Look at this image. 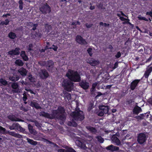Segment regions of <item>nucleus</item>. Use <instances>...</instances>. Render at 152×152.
I'll list each match as a JSON object with an SVG mask.
<instances>
[{
    "mask_svg": "<svg viewBox=\"0 0 152 152\" xmlns=\"http://www.w3.org/2000/svg\"><path fill=\"white\" fill-rule=\"evenodd\" d=\"M71 124L74 127H76L77 125V124L76 122L73 121H72L71 123Z\"/></svg>",
    "mask_w": 152,
    "mask_h": 152,
    "instance_id": "052dcab7",
    "label": "nucleus"
},
{
    "mask_svg": "<svg viewBox=\"0 0 152 152\" xmlns=\"http://www.w3.org/2000/svg\"><path fill=\"white\" fill-rule=\"evenodd\" d=\"M8 127L10 130H17L21 132H23L25 131V129L17 123H14L12 125L9 126Z\"/></svg>",
    "mask_w": 152,
    "mask_h": 152,
    "instance_id": "423d86ee",
    "label": "nucleus"
},
{
    "mask_svg": "<svg viewBox=\"0 0 152 152\" xmlns=\"http://www.w3.org/2000/svg\"><path fill=\"white\" fill-rule=\"evenodd\" d=\"M96 139L98 141L101 143H102L104 142V139L101 136H98L96 137Z\"/></svg>",
    "mask_w": 152,
    "mask_h": 152,
    "instance_id": "f704fd0d",
    "label": "nucleus"
},
{
    "mask_svg": "<svg viewBox=\"0 0 152 152\" xmlns=\"http://www.w3.org/2000/svg\"><path fill=\"white\" fill-rule=\"evenodd\" d=\"M11 87L12 88V91L14 93H19L20 92L19 90V86L17 82L14 83H12Z\"/></svg>",
    "mask_w": 152,
    "mask_h": 152,
    "instance_id": "2eb2a0df",
    "label": "nucleus"
},
{
    "mask_svg": "<svg viewBox=\"0 0 152 152\" xmlns=\"http://www.w3.org/2000/svg\"><path fill=\"white\" fill-rule=\"evenodd\" d=\"M64 94L65 95V98H66L68 100L71 99V96L70 94L66 92Z\"/></svg>",
    "mask_w": 152,
    "mask_h": 152,
    "instance_id": "4c0bfd02",
    "label": "nucleus"
},
{
    "mask_svg": "<svg viewBox=\"0 0 152 152\" xmlns=\"http://www.w3.org/2000/svg\"><path fill=\"white\" fill-rule=\"evenodd\" d=\"M39 115L43 117L46 118L50 119V114L47 112H45L44 111H42L40 112Z\"/></svg>",
    "mask_w": 152,
    "mask_h": 152,
    "instance_id": "4be33fe9",
    "label": "nucleus"
},
{
    "mask_svg": "<svg viewBox=\"0 0 152 152\" xmlns=\"http://www.w3.org/2000/svg\"><path fill=\"white\" fill-rule=\"evenodd\" d=\"M66 76L71 81L74 82H79L81 80L80 74L76 71L69 69Z\"/></svg>",
    "mask_w": 152,
    "mask_h": 152,
    "instance_id": "f03ea898",
    "label": "nucleus"
},
{
    "mask_svg": "<svg viewBox=\"0 0 152 152\" xmlns=\"http://www.w3.org/2000/svg\"><path fill=\"white\" fill-rule=\"evenodd\" d=\"M34 123L35 125L37 127H38V128L40 127V124L39 123L38 121H34Z\"/></svg>",
    "mask_w": 152,
    "mask_h": 152,
    "instance_id": "c03bdc74",
    "label": "nucleus"
},
{
    "mask_svg": "<svg viewBox=\"0 0 152 152\" xmlns=\"http://www.w3.org/2000/svg\"><path fill=\"white\" fill-rule=\"evenodd\" d=\"M62 86L65 90L70 92L73 88L74 83L70 80L65 79L62 82Z\"/></svg>",
    "mask_w": 152,
    "mask_h": 152,
    "instance_id": "7ed1b4c3",
    "label": "nucleus"
},
{
    "mask_svg": "<svg viewBox=\"0 0 152 152\" xmlns=\"http://www.w3.org/2000/svg\"><path fill=\"white\" fill-rule=\"evenodd\" d=\"M80 86L84 90L88 89L89 87V84L86 81H82L79 83Z\"/></svg>",
    "mask_w": 152,
    "mask_h": 152,
    "instance_id": "f3484780",
    "label": "nucleus"
},
{
    "mask_svg": "<svg viewBox=\"0 0 152 152\" xmlns=\"http://www.w3.org/2000/svg\"><path fill=\"white\" fill-rule=\"evenodd\" d=\"M127 20V21L123 22V24H129V23H130V22H129V19H127V20Z\"/></svg>",
    "mask_w": 152,
    "mask_h": 152,
    "instance_id": "69168bd1",
    "label": "nucleus"
},
{
    "mask_svg": "<svg viewBox=\"0 0 152 152\" xmlns=\"http://www.w3.org/2000/svg\"><path fill=\"white\" fill-rule=\"evenodd\" d=\"M98 115V116H103L104 114V113L103 112L102 110H99L97 112Z\"/></svg>",
    "mask_w": 152,
    "mask_h": 152,
    "instance_id": "ea45409f",
    "label": "nucleus"
},
{
    "mask_svg": "<svg viewBox=\"0 0 152 152\" xmlns=\"http://www.w3.org/2000/svg\"><path fill=\"white\" fill-rule=\"evenodd\" d=\"M57 151L58 152H69L67 150L66 151V150L63 149H58L57 150Z\"/></svg>",
    "mask_w": 152,
    "mask_h": 152,
    "instance_id": "09e8293b",
    "label": "nucleus"
},
{
    "mask_svg": "<svg viewBox=\"0 0 152 152\" xmlns=\"http://www.w3.org/2000/svg\"><path fill=\"white\" fill-rule=\"evenodd\" d=\"M20 56L22 59L25 61H27L28 60V58L26 55L25 52L24 51H22L21 52Z\"/></svg>",
    "mask_w": 152,
    "mask_h": 152,
    "instance_id": "b1692460",
    "label": "nucleus"
},
{
    "mask_svg": "<svg viewBox=\"0 0 152 152\" xmlns=\"http://www.w3.org/2000/svg\"><path fill=\"white\" fill-rule=\"evenodd\" d=\"M33 47V45L32 44H30L28 45V50L29 51H31L32 50V48Z\"/></svg>",
    "mask_w": 152,
    "mask_h": 152,
    "instance_id": "79ce46f5",
    "label": "nucleus"
},
{
    "mask_svg": "<svg viewBox=\"0 0 152 152\" xmlns=\"http://www.w3.org/2000/svg\"><path fill=\"white\" fill-rule=\"evenodd\" d=\"M140 81V80L136 79L133 81L130 85V88L132 90H134L138 86V83Z\"/></svg>",
    "mask_w": 152,
    "mask_h": 152,
    "instance_id": "9b49d317",
    "label": "nucleus"
},
{
    "mask_svg": "<svg viewBox=\"0 0 152 152\" xmlns=\"http://www.w3.org/2000/svg\"><path fill=\"white\" fill-rule=\"evenodd\" d=\"M106 149L108 151L112 152H117L119 150V147L116 146L111 145L107 147Z\"/></svg>",
    "mask_w": 152,
    "mask_h": 152,
    "instance_id": "4468645a",
    "label": "nucleus"
},
{
    "mask_svg": "<svg viewBox=\"0 0 152 152\" xmlns=\"http://www.w3.org/2000/svg\"><path fill=\"white\" fill-rule=\"evenodd\" d=\"M40 10L44 15L49 13L51 11V7L47 3H45L42 5L40 8Z\"/></svg>",
    "mask_w": 152,
    "mask_h": 152,
    "instance_id": "39448f33",
    "label": "nucleus"
},
{
    "mask_svg": "<svg viewBox=\"0 0 152 152\" xmlns=\"http://www.w3.org/2000/svg\"><path fill=\"white\" fill-rule=\"evenodd\" d=\"M15 64L19 66H22L24 64V63L20 59H17L15 62Z\"/></svg>",
    "mask_w": 152,
    "mask_h": 152,
    "instance_id": "7c9ffc66",
    "label": "nucleus"
},
{
    "mask_svg": "<svg viewBox=\"0 0 152 152\" xmlns=\"http://www.w3.org/2000/svg\"><path fill=\"white\" fill-rule=\"evenodd\" d=\"M149 115L148 113H145L144 119H145L148 118V117H149Z\"/></svg>",
    "mask_w": 152,
    "mask_h": 152,
    "instance_id": "e2e57ef3",
    "label": "nucleus"
},
{
    "mask_svg": "<svg viewBox=\"0 0 152 152\" xmlns=\"http://www.w3.org/2000/svg\"><path fill=\"white\" fill-rule=\"evenodd\" d=\"M135 118L137 119L141 120L143 119V118L141 116L140 114L139 115L135 117Z\"/></svg>",
    "mask_w": 152,
    "mask_h": 152,
    "instance_id": "bf43d9fd",
    "label": "nucleus"
},
{
    "mask_svg": "<svg viewBox=\"0 0 152 152\" xmlns=\"http://www.w3.org/2000/svg\"><path fill=\"white\" fill-rule=\"evenodd\" d=\"M28 128L30 132L32 134L35 135L37 133L36 131L33 129V126L30 124L28 125Z\"/></svg>",
    "mask_w": 152,
    "mask_h": 152,
    "instance_id": "a878e982",
    "label": "nucleus"
},
{
    "mask_svg": "<svg viewBox=\"0 0 152 152\" xmlns=\"http://www.w3.org/2000/svg\"><path fill=\"white\" fill-rule=\"evenodd\" d=\"M4 21L6 25H8L10 22V20L8 19H6Z\"/></svg>",
    "mask_w": 152,
    "mask_h": 152,
    "instance_id": "0e129e2a",
    "label": "nucleus"
},
{
    "mask_svg": "<svg viewBox=\"0 0 152 152\" xmlns=\"http://www.w3.org/2000/svg\"><path fill=\"white\" fill-rule=\"evenodd\" d=\"M46 61H43L42 63L39 62V64L42 66H45L46 67Z\"/></svg>",
    "mask_w": 152,
    "mask_h": 152,
    "instance_id": "8fccbe9b",
    "label": "nucleus"
},
{
    "mask_svg": "<svg viewBox=\"0 0 152 152\" xmlns=\"http://www.w3.org/2000/svg\"><path fill=\"white\" fill-rule=\"evenodd\" d=\"M137 141L140 144H143L146 141V136L144 133H140L138 135Z\"/></svg>",
    "mask_w": 152,
    "mask_h": 152,
    "instance_id": "6e6552de",
    "label": "nucleus"
},
{
    "mask_svg": "<svg viewBox=\"0 0 152 152\" xmlns=\"http://www.w3.org/2000/svg\"><path fill=\"white\" fill-rule=\"evenodd\" d=\"M142 111V110L141 108L138 106H135L133 110V113L135 115H138Z\"/></svg>",
    "mask_w": 152,
    "mask_h": 152,
    "instance_id": "412c9836",
    "label": "nucleus"
},
{
    "mask_svg": "<svg viewBox=\"0 0 152 152\" xmlns=\"http://www.w3.org/2000/svg\"><path fill=\"white\" fill-rule=\"evenodd\" d=\"M138 19L140 20H144L146 21H148V20L146 18L141 16L140 15H139L138 17Z\"/></svg>",
    "mask_w": 152,
    "mask_h": 152,
    "instance_id": "c9c22d12",
    "label": "nucleus"
},
{
    "mask_svg": "<svg viewBox=\"0 0 152 152\" xmlns=\"http://www.w3.org/2000/svg\"><path fill=\"white\" fill-rule=\"evenodd\" d=\"M75 41L80 44L85 45L87 44L86 40L83 39V37L80 35H77L76 37Z\"/></svg>",
    "mask_w": 152,
    "mask_h": 152,
    "instance_id": "1a4fd4ad",
    "label": "nucleus"
},
{
    "mask_svg": "<svg viewBox=\"0 0 152 152\" xmlns=\"http://www.w3.org/2000/svg\"><path fill=\"white\" fill-rule=\"evenodd\" d=\"M152 72V66L147 68L144 75V76L145 78H148Z\"/></svg>",
    "mask_w": 152,
    "mask_h": 152,
    "instance_id": "aec40b11",
    "label": "nucleus"
},
{
    "mask_svg": "<svg viewBox=\"0 0 152 152\" xmlns=\"http://www.w3.org/2000/svg\"><path fill=\"white\" fill-rule=\"evenodd\" d=\"M77 143L78 146L84 150H85L87 148L86 144L84 143V142H81L79 140H78L77 141Z\"/></svg>",
    "mask_w": 152,
    "mask_h": 152,
    "instance_id": "cd10ccee",
    "label": "nucleus"
},
{
    "mask_svg": "<svg viewBox=\"0 0 152 152\" xmlns=\"http://www.w3.org/2000/svg\"><path fill=\"white\" fill-rule=\"evenodd\" d=\"M40 78L42 79H45L49 76V74L45 69H41L39 72Z\"/></svg>",
    "mask_w": 152,
    "mask_h": 152,
    "instance_id": "0eeeda50",
    "label": "nucleus"
},
{
    "mask_svg": "<svg viewBox=\"0 0 152 152\" xmlns=\"http://www.w3.org/2000/svg\"><path fill=\"white\" fill-rule=\"evenodd\" d=\"M121 56V54L120 52L119 51L115 55V56L117 58H119Z\"/></svg>",
    "mask_w": 152,
    "mask_h": 152,
    "instance_id": "3c124183",
    "label": "nucleus"
},
{
    "mask_svg": "<svg viewBox=\"0 0 152 152\" xmlns=\"http://www.w3.org/2000/svg\"><path fill=\"white\" fill-rule=\"evenodd\" d=\"M26 140H27V142L30 145H35L37 144V142L34 141L32 139L27 138Z\"/></svg>",
    "mask_w": 152,
    "mask_h": 152,
    "instance_id": "c85d7f7f",
    "label": "nucleus"
},
{
    "mask_svg": "<svg viewBox=\"0 0 152 152\" xmlns=\"http://www.w3.org/2000/svg\"><path fill=\"white\" fill-rule=\"evenodd\" d=\"M57 110V112H58V113L59 114H63L65 112V110L64 108L61 106H59L58 107L57 110Z\"/></svg>",
    "mask_w": 152,
    "mask_h": 152,
    "instance_id": "393cba45",
    "label": "nucleus"
},
{
    "mask_svg": "<svg viewBox=\"0 0 152 152\" xmlns=\"http://www.w3.org/2000/svg\"><path fill=\"white\" fill-rule=\"evenodd\" d=\"M38 26V25L37 23L36 24H34V25H33V27L31 30V31H32V30L33 31H35L37 27Z\"/></svg>",
    "mask_w": 152,
    "mask_h": 152,
    "instance_id": "49530a36",
    "label": "nucleus"
},
{
    "mask_svg": "<svg viewBox=\"0 0 152 152\" xmlns=\"http://www.w3.org/2000/svg\"><path fill=\"white\" fill-rule=\"evenodd\" d=\"M9 134L10 135L17 138H22V136L20 134H19L17 133L14 132H9Z\"/></svg>",
    "mask_w": 152,
    "mask_h": 152,
    "instance_id": "bb28decb",
    "label": "nucleus"
},
{
    "mask_svg": "<svg viewBox=\"0 0 152 152\" xmlns=\"http://www.w3.org/2000/svg\"><path fill=\"white\" fill-rule=\"evenodd\" d=\"M87 62L91 66H95L99 65L100 63L99 61L98 60H96L94 58H90L87 60Z\"/></svg>",
    "mask_w": 152,
    "mask_h": 152,
    "instance_id": "9d476101",
    "label": "nucleus"
},
{
    "mask_svg": "<svg viewBox=\"0 0 152 152\" xmlns=\"http://www.w3.org/2000/svg\"><path fill=\"white\" fill-rule=\"evenodd\" d=\"M52 47H53V48L50 47L48 48L49 49H53V50L55 51H56L57 50L58 47L57 46L53 44L52 45Z\"/></svg>",
    "mask_w": 152,
    "mask_h": 152,
    "instance_id": "a19ab883",
    "label": "nucleus"
},
{
    "mask_svg": "<svg viewBox=\"0 0 152 152\" xmlns=\"http://www.w3.org/2000/svg\"><path fill=\"white\" fill-rule=\"evenodd\" d=\"M67 151L69 152H76L72 148H69L67 149Z\"/></svg>",
    "mask_w": 152,
    "mask_h": 152,
    "instance_id": "de8ad7c7",
    "label": "nucleus"
},
{
    "mask_svg": "<svg viewBox=\"0 0 152 152\" xmlns=\"http://www.w3.org/2000/svg\"><path fill=\"white\" fill-rule=\"evenodd\" d=\"M99 110L102 111L105 114L108 113L109 110V107L107 106L99 105Z\"/></svg>",
    "mask_w": 152,
    "mask_h": 152,
    "instance_id": "a211bd4d",
    "label": "nucleus"
},
{
    "mask_svg": "<svg viewBox=\"0 0 152 152\" xmlns=\"http://www.w3.org/2000/svg\"><path fill=\"white\" fill-rule=\"evenodd\" d=\"M71 25H72L75 26H76L77 25H80V23L79 21L75 22H72Z\"/></svg>",
    "mask_w": 152,
    "mask_h": 152,
    "instance_id": "37998d69",
    "label": "nucleus"
},
{
    "mask_svg": "<svg viewBox=\"0 0 152 152\" xmlns=\"http://www.w3.org/2000/svg\"><path fill=\"white\" fill-rule=\"evenodd\" d=\"M134 101L132 99H130L129 100H127L126 102L128 104H131Z\"/></svg>",
    "mask_w": 152,
    "mask_h": 152,
    "instance_id": "4d7b16f0",
    "label": "nucleus"
},
{
    "mask_svg": "<svg viewBox=\"0 0 152 152\" xmlns=\"http://www.w3.org/2000/svg\"><path fill=\"white\" fill-rule=\"evenodd\" d=\"M6 130L5 129L2 127L0 126V132H4Z\"/></svg>",
    "mask_w": 152,
    "mask_h": 152,
    "instance_id": "603ef678",
    "label": "nucleus"
},
{
    "mask_svg": "<svg viewBox=\"0 0 152 152\" xmlns=\"http://www.w3.org/2000/svg\"><path fill=\"white\" fill-rule=\"evenodd\" d=\"M18 72L23 77L26 76L28 71L23 67H21L18 70Z\"/></svg>",
    "mask_w": 152,
    "mask_h": 152,
    "instance_id": "dca6fc26",
    "label": "nucleus"
},
{
    "mask_svg": "<svg viewBox=\"0 0 152 152\" xmlns=\"http://www.w3.org/2000/svg\"><path fill=\"white\" fill-rule=\"evenodd\" d=\"M28 78L31 82H32V80H33V76L32 75H30L28 76Z\"/></svg>",
    "mask_w": 152,
    "mask_h": 152,
    "instance_id": "a18cd8bd",
    "label": "nucleus"
},
{
    "mask_svg": "<svg viewBox=\"0 0 152 152\" xmlns=\"http://www.w3.org/2000/svg\"><path fill=\"white\" fill-rule=\"evenodd\" d=\"M7 117L9 119L12 121H23V120L16 118L14 115H10L8 116Z\"/></svg>",
    "mask_w": 152,
    "mask_h": 152,
    "instance_id": "6ab92c4d",
    "label": "nucleus"
},
{
    "mask_svg": "<svg viewBox=\"0 0 152 152\" xmlns=\"http://www.w3.org/2000/svg\"><path fill=\"white\" fill-rule=\"evenodd\" d=\"M147 15H150L151 17H152V12L151 11L150 12H147L146 13Z\"/></svg>",
    "mask_w": 152,
    "mask_h": 152,
    "instance_id": "13d9d810",
    "label": "nucleus"
},
{
    "mask_svg": "<svg viewBox=\"0 0 152 152\" xmlns=\"http://www.w3.org/2000/svg\"><path fill=\"white\" fill-rule=\"evenodd\" d=\"M50 115V119H55L64 121L66 119V117L64 114H59L56 110H53Z\"/></svg>",
    "mask_w": 152,
    "mask_h": 152,
    "instance_id": "20e7f679",
    "label": "nucleus"
},
{
    "mask_svg": "<svg viewBox=\"0 0 152 152\" xmlns=\"http://www.w3.org/2000/svg\"><path fill=\"white\" fill-rule=\"evenodd\" d=\"M9 79L10 80L15 82V77L14 76H10Z\"/></svg>",
    "mask_w": 152,
    "mask_h": 152,
    "instance_id": "864d4df0",
    "label": "nucleus"
},
{
    "mask_svg": "<svg viewBox=\"0 0 152 152\" xmlns=\"http://www.w3.org/2000/svg\"><path fill=\"white\" fill-rule=\"evenodd\" d=\"M46 140L48 142V143L51 145L52 144L53 147H56V148H59V146L57 145L55 143L49 140Z\"/></svg>",
    "mask_w": 152,
    "mask_h": 152,
    "instance_id": "e433bc0d",
    "label": "nucleus"
},
{
    "mask_svg": "<svg viewBox=\"0 0 152 152\" xmlns=\"http://www.w3.org/2000/svg\"><path fill=\"white\" fill-rule=\"evenodd\" d=\"M119 19L122 21H124L127 20V19L122 16L120 17L119 18Z\"/></svg>",
    "mask_w": 152,
    "mask_h": 152,
    "instance_id": "680f3d73",
    "label": "nucleus"
},
{
    "mask_svg": "<svg viewBox=\"0 0 152 152\" xmlns=\"http://www.w3.org/2000/svg\"><path fill=\"white\" fill-rule=\"evenodd\" d=\"M148 102L150 104L152 105V97L150 98L149 99Z\"/></svg>",
    "mask_w": 152,
    "mask_h": 152,
    "instance_id": "774afa93",
    "label": "nucleus"
},
{
    "mask_svg": "<svg viewBox=\"0 0 152 152\" xmlns=\"http://www.w3.org/2000/svg\"><path fill=\"white\" fill-rule=\"evenodd\" d=\"M0 83L2 85L4 86H6L8 84L7 82L2 78L0 79Z\"/></svg>",
    "mask_w": 152,
    "mask_h": 152,
    "instance_id": "72a5a7b5",
    "label": "nucleus"
},
{
    "mask_svg": "<svg viewBox=\"0 0 152 152\" xmlns=\"http://www.w3.org/2000/svg\"><path fill=\"white\" fill-rule=\"evenodd\" d=\"M92 50V49L91 48H89L87 50V52L91 57L93 55Z\"/></svg>",
    "mask_w": 152,
    "mask_h": 152,
    "instance_id": "58836bf2",
    "label": "nucleus"
},
{
    "mask_svg": "<svg viewBox=\"0 0 152 152\" xmlns=\"http://www.w3.org/2000/svg\"><path fill=\"white\" fill-rule=\"evenodd\" d=\"M76 107L75 110L72 112L70 115L73 118V119L76 121H82L84 119L85 117L82 111L80 110L78 107V104L77 101H76Z\"/></svg>",
    "mask_w": 152,
    "mask_h": 152,
    "instance_id": "f257e3e1",
    "label": "nucleus"
},
{
    "mask_svg": "<svg viewBox=\"0 0 152 152\" xmlns=\"http://www.w3.org/2000/svg\"><path fill=\"white\" fill-rule=\"evenodd\" d=\"M30 106L33 107H34L36 109H41V107L39 105V104L37 102L31 101L30 104Z\"/></svg>",
    "mask_w": 152,
    "mask_h": 152,
    "instance_id": "5701e85b",
    "label": "nucleus"
},
{
    "mask_svg": "<svg viewBox=\"0 0 152 152\" xmlns=\"http://www.w3.org/2000/svg\"><path fill=\"white\" fill-rule=\"evenodd\" d=\"M34 24L31 22H28L27 23V25L29 26L32 27Z\"/></svg>",
    "mask_w": 152,
    "mask_h": 152,
    "instance_id": "6e6d98bb",
    "label": "nucleus"
},
{
    "mask_svg": "<svg viewBox=\"0 0 152 152\" xmlns=\"http://www.w3.org/2000/svg\"><path fill=\"white\" fill-rule=\"evenodd\" d=\"M19 48H16L14 50H10L8 52V54L11 56L18 55L20 53Z\"/></svg>",
    "mask_w": 152,
    "mask_h": 152,
    "instance_id": "ddd939ff",
    "label": "nucleus"
},
{
    "mask_svg": "<svg viewBox=\"0 0 152 152\" xmlns=\"http://www.w3.org/2000/svg\"><path fill=\"white\" fill-rule=\"evenodd\" d=\"M112 141L117 144H119L120 143V141L118 138L115 135H113L112 137Z\"/></svg>",
    "mask_w": 152,
    "mask_h": 152,
    "instance_id": "c756f323",
    "label": "nucleus"
},
{
    "mask_svg": "<svg viewBox=\"0 0 152 152\" xmlns=\"http://www.w3.org/2000/svg\"><path fill=\"white\" fill-rule=\"evenodd\" d=\"M46 68L49 71H52L54 65V62L51 60L46 61Z\"/></svg>",
    "mask_w": 152,
    "mask_h": 152,
    "instance_id": "f8f14e48",
    "label": "nucleus"
},
{
    "mask_svg": "<svg viewBox=\"0 0 152 152\" xmlns=\"http://www.w3.org/2000/svg\"><path fill=\"white\" fill-rule=\"evenodd\" d=\"M87 129L92 133H96L97 130L94 127L91 126H88L86 127Z\"/></svg>",
    "mask_w": 152,
    "mask_h": 152,
    "instance_id": "473e14b6",
    "label": "nucleus"
},
{
    "mask_svg": "<svg viewBox=\"0 0 152 152\" xmlns=\"http://www.w3.org/2000/svg\"><path fill=\"white\" fill-rule=\"evenodd\" d=\"M8 37L11 39H14L17 37V36L15 33L11 32L8 34Z\"/></svg>",
    "mask_w": 152,
    "mask_h": 152,
    "instance_id": "2f4dec72",
    "label": "nucleus"
},
{
    "mask_svg": "<svg viewBox=\"0 0 152 152\" xmlns=\"http://www.w3.org/2000/svg\"><path fill=\"white\" fill-rule=\"evenodd\" d=\"M85 25L87 28H89L92 27L93 24H88V23H86L85 24Z\"/></svg>",
    "mask_w": 152,
    "mask_h": 152,
    "instance_id": "5fc2aeb1",
    "label": "nucleus"
},
{
    "mask_svg": "<svg viewBox=\"0 0 152 152\" xmlns=\"http://www.w3.org/2000/svg\"><path fill=\"white\" fill-rule=\"evenodd\" d=\"M97 85V83L96 82L93 83L92 84V87H93V88H95L96 86Z\"/></svg>",
    "mask_w": 152,
    "mask_h": 152,
    "instance_id": "338daca9",
    "label": "nucleus"
}]
</instances>
